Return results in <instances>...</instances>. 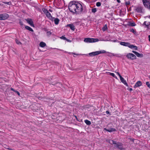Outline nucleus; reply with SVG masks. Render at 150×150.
<instances>
[{
	"instance_id": "24",
	"label": "nucleus",
	"mask_w": 150,
	"mask_h": 150,
	"mask_svg": "<svg viewBox=\"0 0 150 150\" xmlns=\"http://www.w3.org/2000/svg\"><path fill=\"white\" fill-rule=\"evenodd\" d=\"M107 29V25H105L102 28V30L103 31H104L106 30Z\"/></svg>"
},
{
	"instance_id": "38",
	"label": "nucleus",
	"mask_w": 150,
	"mask_h": 150,
	"mask_svg": "<svg viewBox=\"0 0 150 150\" xmlns=\"http://www.w3.org/2000/svg\"><path fill=\"white\" fill-rule=\"evenodd\" d=\"M149 38V40L150 41V35H149L148 36Z\"/></svg>"
},
{
	"instance_id": "1",
	"label": "nucleus",
	"mask_w": 150,
	"mask_h": 150,
	"mask_svg": "<svg viewBox=\"0 0 150 150\" xmlns=\"http://www.w3.org/2000/svg\"><path fill=\"white\" fill-rule=\"evenodd\" d=\"M69 9L71 12L76 13H80L83 10L81 4L74 1H71L69 3Z\"/></svg>"
},
{
	"instance_id": "35",
	"label": "nucleus",
	"mask_w": 150,
	"mask_h": 150,
	"mask_svg": "<svg viewBox=\"0 0 150 150\" xmlns=\"http://www.w3.org/2000/svg\"><path fill=\"white\" fill-rule=\"evenodd\" d=\"M16 92L17 93L18 96L20 95V93L18 92V91H16Z\"/></svg>"
},
{
	"instance_id": "4",
	"label": "nucleus",
	"mask_w": 150,
	"mask_h": 150,
	"mask_svg": "<svg viewBox=\"0 0 150 150\" xmlns=\"http://www.w3.org/2000/svg\"><path fill=\"white\" fill-rule=\"evenodd\" d=\"M108 142H109L111 144H115L116 145L115 146L117 148H119L120 149H123L122 144L120 143H116V142L113 141V140H112L108 141Z\"/></svg>"
},
{
	"instance_id": "44",
	"label": "nucleus",
	"mask_w": 150,
	"mask_h": 150,
	"mask_svg": "<svg viewBox=\"0 0 150 150\" xmlns=\"http://www.w3.org/2000/svg\"><path fill=\"white\" fill-rule=\"evenodd\" d=\"M49 11H50L51 12H52V11H51L50 10Z\"/></svg>"
},
{
	"instance_id": "31",
	"label": "nucleus",
	"mask_w": 150,
	"mask_h": 150,
	"mask_svg": "<svg viewBox=\"0 0 150 150\" xmlns=\"http://www.w3.org/2000/svg\"><path fill=\"white\" fill-rule=\"evenodd\" d=\"M108 55L110 56H114V54L113 53L108 52Z\"/></svg>"
},
{
	"instance_id": "20",
	"label": "nucleus",
	"mask_w": 150,
	"mask_h": 150,
	"mask_svg": "<svg viewBox=\"0 0 150 150\" xmlns=\"http://www.w3.org/2000/svg\"><path fill=\"white\" fill-rule=\"evenodd\" d=\"M59 19L58 18H56L54 20V22L55 24L56 25H57L59 23Z\"/></svg>"
},
{
	"instance_id": "7",
	"label": "nucleus",
	"mask_w": 150,
	"mask_h": 150,
	"mask_svg": "<svg viewBox=\"0 0 150 150\" xmlns=\"http://www.w3.org/2000/svg\"><path fill=\"white\" fill-rule=\"evenodd\" d=\"M126 57L128 59H130L131 60H133L136 59V56L133 54L132 53H128Z\"/></svg>"
},
{
	"instance_id": "32",
	"label": "nucleus",
	"mask_w": 150,
	"mask_h": 150,
	"mask_svg": "<svg viewBox=\"0 0 150 150\" xmlns=\"http://www.w3.org/2000/svg\"><path fill=\"white\" fill-rule=\"evenodd\" d=\"M146 84L147 85V86L148 87L150 88V84L149 82H146Z\"/></svg>"
},
{
	"instance_id": "27",
	"label": "nucleus",
	"mask_w": 150,
	"mask_h": 150,
	"mask_svg": "<svg viewBox=\"0 0 150 150\" xmlns=\"http://www.w3.org/2000/svg\"><path fill=\"white\" fill-rule=\"evenodd\" d=\"M130 31L132 32L134 34H135L136 33V31L135 30H134L133 29H132L130 30Z\"/></svg>"
},
{
	"instance_id": "33",
	"label": "nucleus",
	"mask_w": 150,
	"mask_h": 150,
	"mask_svg": "<svg viewBox=\"0 0 150 150\" xmlns=\"http://www.w3.org/2000/svg\"><path fill=\"white\" fill-rule=\"evenodd\" d=\"M115 72L116 73V74L117 75H118L120 77V76H121V75H120V73L118 72Z\"/></svg>"
},
{
	"instance_id": "14",
	"label": "nucleus",
	"mask_w": 150,
	"mask_h": 150,
	"mask_svg": "<svg viewBox=\"0 0 150 150\" xmlns=\"http://www.w3.org/2000/svg\"><path fill=\"white\" fill-rule=\"evenodd\" d=\"M132 52L135 54V55L138 57H142L143 56V55L142 54H140L138 52H136L134 51H132Z\"/></svg>"
},
{
	"instance_id": "23",
	"label": "nucleus",
	"mask_w": 150,
	"mask_h": 150,
	"mask_svg": "<svg viewBox=\"0 0 150 150\" xmlns=\"http://www.w3.org/2000/svg\"><path fill=\"white\" fill-rule=\"evenodd\" d=\"M108 73L110 75L112 76L113 77H114L116 79H117V77L113 73H110V72H109Z\"/></svg>"
},
{
	"instance_id": "11",
	"label": "nucleus",
	"mask_w": 150,
	"mask_h": 150,
	"mask_svg": "<svg viewBox=\"0 0 150 150\" xmlns=\"http://www.w3.org/2000/svg\"><path fill=\"white\" fill-rule=\"evenodd\" d=\"M99 40L100 41H111L112 42H119V41H118L117 39L114 40H111L110 39H107L106 40H104L103 39H100Z\"/></svg>"
},
{
	"instance_id": "10",
	"label": "nucleus",
	"mask_w": 150,
	"mask_h": 150,
	"mask_svg": "<svg viewBox=\"0 0 150 150\" xmlns=\"http://www.w3.org/2000/svg\"><path fill=\"white\" fill-rule=\"evenodd\" d=\"M27 22L31 26L33 27H34V24L32 19L30 18H28L26 20Z\"/></svg>"
},
{
	"instance_id": "30",
	"label": "nucleus",
	"mask_w": 150,
	"mask_h": 150,
	"mask_svg": "<svg viewBox=\"0 0 150 150\" xmlns=\"http://www.w3.org/2000/svg\"><path fill=\"white\" fill-rule=\"evenodd\" d=\"M130 25L132 26H134L136 25L135 23L134 22L132 23H130Z\"/></svg>"
},
{
	"instance_id": "25",
	"label": "nucleus",
	"mask_w": 150,
	"mask_h": 150,
	"mask_svg": "<svg viewBox=\"0 0 150 150\" xmlns=\"http://www.w3.org/2000/svg\"><path fill=\"white\" fill-rule=\"evenodd\" d=\"M91 11L93 13H95L97 11V9L96 8H92Z\"/></svg>"
},
{
	"instance_id": "16",
	"label": "nucleus",
	"mask_w": 150,
	"mask_h": 150,
	"mask_svg": "<svg viewBox=\"0 0 150 150\" xmlns=\"http://www.w3.org/2000/svg\"><path fill=\"white\" fill-rule=\"evenodd\" d=\"M136 11L139 13H141L142 12V8L141 7H138L136 9Z\"/></svg>"
},
{
	"instance_id": "6",
	"label": "nucleus",
	"mask_w": 150,
	"mask_h": 150,
	"mask_svg": "<svg viewBox=\"0 0 150 150\" xmlns=\"http://www.w3.org/2000/svg\"><path fill=\"white\" fill-rule=\"evenodd\" d=\"M142 2L145 7L150 9V1L147 0H142Z\"/></svg>"
},
{
	"instance_id": "12",
	"label": "nucleus",
	"mask_w": 150,
	"mask_h": 150,
	"mask_svg": "<svg viewBox=\"0 0 150 150\" xmlns=\"http://www.w3.org/2000/svg\"><path fill=\"white\" fill-rule=\"evenodd\" d=\"M142 85V82L140 81H137L134 86V88H136L137 87H139Z\"/></svg>"
},
{
	"instance_id": "3",
	"label": "nucleus",
	"mask_w": 150,
	"mask_h": 150,
	"mask_svg": "<svg viewBox=\"0 0 150 150\" xmlns=\"http://www.w3.org/2000/svg\"><path fill=\"white\" fill-rule=\"evenodd\" d=\"M100 41L98 38H87L84 40V42L87 43H91L97 42Z\"/></svg>"
},
{
	"instance_id": "37",
	"label": "nucleus",
	"mask_w": 150,
	"mask_h": 150,
	"mask_svg": "<svg viewBox=\"0 0 150 150\" xmlns=\"http://www.w3.org/2000/svg\"><path fill=\"white\" fill-rule=\"evenodd\" d=\"M66 40L68 42H71V41H70L69 40L67 39Z\"/></svg>"
},
{
	"instance_id": "45",
	"label": "nucleus",
	"mask_w": 150,
	"mask_h": 150,
	"mask_svg": "<svg viewBox=\"0 0 150 150\" xmlns=\"http://www.w3.org/2000/svg\"><path fill=\"white\" fill-rule=\"evenodd\" d=\"M149 78H150V75L149 76Z\"/></svg>"
},
{
	"instance_id": "21",
	"label": "nucleus",
	"mask_w": 150,
	"mask_h": 150,
	"mask_svg": "<svg viewBox=\"0 0 150 150\" xmlns=\"http://www.w3.org/2000/svg\"><path fill=\"white\" fill-rule=\"evenodd\" d=\"M149 24L148 23H147L146 21H144L142 25L143 26H145V27H148Z\"/></svg>"
},
{
	"instance_id": "28",
	"label": "nucleus",
	"mask_w": 150,
	"mask_h": 150,
	"mask_svg": "<svg viewBox=\"0 0 150 150\" xmlns=\"http://www.w3.org/2000/svg\"><path fill=\"white\" fill-rule=\"evenodd\" d=\"M16 43L17 44L19 45L21 44V43L18 40H16Z\"/></svg>"
},
{
	"instance_id": "18",
	"label": "nucleus",
	"mask_w": 150,
	"mask_h": 150,
	"mask_svg": "<svg viewBox=\"0 0 150 150\" xmlns=\"http://www.w3.org/2000/svg\"><path fill=\"white\" fill-rule=\"evenodd\" d=\"M39 45L40 47H43L46 46V44L45 43L42 42H40Z\"/></svg>"
},
{
	"instance_id": "22",
	"label": "nucleus",
	"mask_w": 150,
	"mask_h": 150,
	"mask_svg": "<svg viewBox=\"0 0 150 150\" xmlns=\"http://www.w3.org/2000/svg\"><path fill=\"white\" fill-rule=\"evenodd\" d=\"M84 122H85L86 124L88 125H90L91 123L90 121L87 120H84Z\"/></svg>"
},
{
	"instance_id": "29",
	"label": "nucleus",
	"mask_w": 150,
	"mask_h": 150,
	"mask_svg": "<svg viewBox=\"0 0 150 150\" xmlns=\"http://www.w3.org/2000/svg\"><path fill=\"white\" fill-rule=\"evenodd\" d=\"M60 38L62 39H63L64 40H66L67 39V38L66 37L64 36H62L60 37Z\"/></svg>"
},
{
	"instance_id": "26",
	"label": "nucleus",
	"mask_w": 150,
	"mask_h": 150,
	"mask_svg": "<svg viewBox=\"0 0 150 150\" xmlns=\"http://www.w3.org/2000/svg\"><path fill=\"white\" fill-rule=\"evenodd\" d=\"M96 6L98 7H99L101 5V3L100 2H98L96 3Z\"/></svg>"
},
{
	"instance_id": "19",
	"label": "nucleus",
	"mask_w": 150,
	"mask_h": 150,
	"mask_svg": "<svg viewBox=\"0 0 150 150\" xmlns=\"http://www.w3.org/2000/svg\"><path fill=\"white\" fill-rule=\"evenodd\" d=\"M25 28L27 30H28L30 31L33 32V29L31 28L30 27L28 26H25Z\"/></svg>"
},
{
	"instance_id": "5",
	"label": "nucleus",
	"mask_w": 150,
	"mask_h": 150,
	"mask_svg": "<svg viewBox=\"0 0 150 150\" xmlns=\"http://www.w3.org/2000/svg\"><path fill=\"white\" fill-rule=\"evenodd\" d=\"M106 51L104 50H102L101 51H97L94 52L90 53L88 54L91 57H93L96 55H98L101 53H106Z\"/></svg>"
},
{
	"instance_id": "36",
	"label": "nucleus",
	"mask_w": 150,
	"mask_h": 150,
	"mask_svg": "<svg viewBox=\"0 0 150 150\" xmlns=\"http://www.w3.org/2000/svg\"><path fill=\"white\" fill-rule=\"evenodd\" d=\"M19 23H20V25H23V23H22V22H20Z\"/></svg>"
},
{
	"instance_id": "34",
	"label": "nucleus",
	"mask_w": 150,
	"mask_h": 150,
	"mask_svg": "<svg viewBox=\"0 0 150 150\" xmlns=\"http://www.w3.org/2000/svg\"><path fill=\"white\" fill-rule=\"evenodd\" d=\"M69 54H74V55H79V54H75L74 53H71V52H69Z\"/></svg>"
},
{
	"instance_id": "2",
	"label": "nucleus",
	"mask_w": 150,
	"mask_h": 150,
	"mask_svg": "<svg viewBox=\"0 0 150 150\" xmlns=\"http://www.w3.org/2000/svg\"><path fill=\"white\" fill-rule=\"evenodd\" d=\"M119 43L120 45L125 46L128 47L129 48L135 50H137V46L131 45L129 42L120 41Z\"/></svg>"
},
{
	"instance_id": "9",
	"label": "nucleus",
	"mask_w": 150,
	"mask_h": 150,
	"mask_svg": "<svg viewBox=\"0 0 150 150\" xmlns=\"http://www.w3.org/2000/svg\"><path fill=\"white\" fill-rule=\"evenodd\" d=\"M8 17V14H4L0 15V20H3L7 19Z\"/></svg>"
},
{
	"instance_id": "42",
	"label": "nucleus",
	"mask_w": 150,
	"mask_h": 150,
	"mask_svg": "<svg viewBox=\"0 0 150 150\" xmlns=\"http://www.w3.org/2000/svg\"><path fill=\"white\" fill-rule=\"evenodd\" d=\"M148 18H149L150 19V16H148Z\"/></svg>"
},
{
	"instance_id": "40",
	"label": "nucleus",
	"mask_w": 150,
	"mask_h": 150,
	"mask_svg": "<svg viewBox=\"0 0 150 150\" xmlns=\"http://www.w3.org/2000/svg\"><path fill=\"white\" fill-rule=\"evenodd\" d=\"M132 88H130V89H129V90L130 91H132Z\"/></svg>"
},
{
	"instance_id": "13",
	"label": "nucleus",
	"mask_w": 150,
	"mask_h": 150,
	"mask_svg": "<svg viewBox=\"0 0 150 150\" xmlns=\"http://www.w3.org/2000/svg\"><path fill=\"white\" fill-rule=\"evenodd\" d=\"M120 79L121 81L125 86H128V85L124 79L121 76H120Z\"/></svg>"
},
{
	"instance_id": "39",
	"label": "nucleus",
	"mask_w": 150,
	"mask_h": 150,
	"mask_svg": "<svg viewBox=\"0 0 150 150\" xmlns=\"http://www.w3.org/2000/svg\"><path fill=\"white\" fill-rule=\"evenodd\" d=\"M109 111H106V113L107 114H109Z\"/></svg>"
},
{
	"instance_id": "17",
	"label": "nucleus",
	"mask_w": 150,
	"mask_h": 150,
	"mask_svg": "<svg viewBox=\"0 0 150 150\" xmlns=\"http://www.w3.org/2000/svg\"><path fill=\"white\" fill-rule=\"evenodd\" d=\"M68 26L71 29L73 30H74L75 29V27L74 25L73 24H69Z\"/></svg>"
},
{
	"instance_id": "8",
	"label": "nucleus",
	"mask_w": 150,
	"mask_h": 150,
	"mask_svg": "<svg viewBox=\"0 0 150 150\" xmlns=\"http://www.w3.org/2000/svg\"><path fill=\"white\" fill-rule=\"evenodd\" d=\"M42 11L44 13L46 14V16L47 17L50 19L52 18V16H51L50 13L46 9L43 8L42 9Z\"/></svg>"
},
{
	"instance_id": "43",
	"label": "nucleus",
	"mask_w": 150,
	"mask_h": 150,
	"mask_svg": "<svg viewBox=\"0 0 150 150\" xmlns=\"http://www.w3.org/2000/svg\"><path fill=\"white\" fill-rule=\"evenodd\" d=\"M117 1L118 2H120V0H117Z\"/></svg>"
},
{
	"instance_id": "41",
	"label": "nucleus",
	"mask_w": 150,
	"mask_h": 150,
	"mask_svg": "<svg viewBox=\"0 0 150 150\" xmlns=\"http://www.w3.org/2000/svg\"><path fill=\"white\" fill-rule=\"evenodd\" d=\"M11 90H12V91H14V89L13 88H11Z\"/></svg>"
},
{
	"instance_id": "15",
	"label": "nucleus",
	"mask_w": 150,
	"mask_h": 150,
	"mask_svg": "<svg viewBox=\"0 0 150 150\" xmlns=\"http://www.w3.org/2000/svg\"><path fill=\"white\" fill-rule=\"evenodd\" d=\"M104 129L109 132H112L116 130L115 129L113 128H110L108 129L105 128H104Z\"/></svg>"
}]
</instances>
